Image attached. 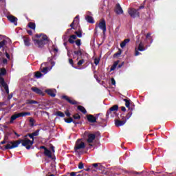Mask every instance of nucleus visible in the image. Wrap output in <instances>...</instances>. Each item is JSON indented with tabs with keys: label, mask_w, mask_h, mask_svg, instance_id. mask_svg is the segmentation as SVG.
<instances>
[{
	"label": "nucleus",
	"mask_w": 176,
	"mask_h": 176,
	"mask_svg": "<svg viewBox=\"0 0 176 176\" xmlns=\"http://www.w3.org/2000/svg\"><path fill=\"white\" fill-rule=\"evenodd\" d=\"M30 140L28 138L19 139L16 141H10V144H7L5 146V149H14V148H17L20 144H22V146H25L26 149H31V146L30 145Z\"/></svg>",
	"instance_id": "nucleus-1"
},
{
	"label": "nucleus",
	"mask_w": 176,
	"mask_h": 176,
	"mask_svg": "<svg viewBox=\"0 0 176 176\" xmlns=\"http://www.w3.org/2000/svg\"><path fill=\"white\" fill-rule=\"evenodd\" d=\"M25 116H31L30 112H21L18 113H14L12 115L10 118V123L12 124L16 119H18V118H23Z\"/></svg>",
	"instance_id": "nucleus-2"
},
{
	"label": "nucleus",
	"mask_w": 176,
	"mask_h": 176,
	"mask_svg": "<svg viewBox=\"0 0 176 176\" xmlns=\"http://www.w3.org/2000/svg\"><path fill=\"white\" fill-rule=\"evenodd\" d=\"M45 41H47V36L43 35L41 39H34V45H36L38 47H43L46 45Z\"/></svg>",
	"instance_id": "nucleus-3"
},
{
	"label": "nucleus",
	"mask_w": 176,
	"mask_h": 176,
	"mask_svg": "<svg viewBox=\"0 0 176 176\" xmlns=\"http://www.w3.org/2000/svg\"><path fill=\"white\" fill-rule=\"evenodd\" d=\"M87 120L89 123H98L99 124H101V123H103V122H105V120H102V121H99L98 119H97L96 117L91 114L87 115Z\"/></svg>",
	"instance_id": "nucleus-4"
},
{
	"label": "nucleus",
	"mask_w": 176,
	"mask_h": 176,
	"mask_svg": "<svg viewBox=\"0 0 176 176\" xmlns=\"http://www.w3.org/2000/svg\"><path fill=\"white\" fill-rule=\"evenodd\" d=\"M85 148H86V144L82 141V139L77 140L75 144L74 151H76L80 149H85Z\"/></svg>",
	"instance_id": "nucleus-5"
},
{
	"label": "nucleus",
	"mask_w": 176,
	"mask_h": 176,
	"mask_svg": "<svg viewBox=\"0 0 176 176\" xmlns=\"http://www.w3.org/2000/svg\"><path fill=\"white\" fill-rule=\"evenodd\" d=\"M128 13L132 17V19H135V17H140V12L138 10L135 8H129L128 10Z\"/></svg>",
	"instance_id": "nucleus-6"
},
{
	"label": "nucleus",
	"mask_w": 176,
	"mask_h": 176,
	"mask_svg": "<svg viewBox=\"0 0 176 176\" xmlns=\"http://www.w3.org/2000/svg\"><path fill=\"white\" fill-rule=\"evenodd\" d=\"M74 53L78 56L77 60H79V58H83L82 56H89L87 53L85 52L83 50L80 49V47H78V50L74 51Z\"/></svg>",
	"instance_id": "nucleus-7"
},
{
	"label": "nucleus",
	"mask_w": 176,
	"mask_h": 176,
	"mask_svg": "<svg viewBox=\"0 0 176 176\" xmlns=\"http://www.w3.org/2000/svg\"><path fill=\"white\" fill-rule=\"evenodd\" d=\"M63 100H65L69 104H71V105H78V102L72 98H70L67 96H62Z\"/></svg>",
	"instance_id": "nucleus-8"
},
{
	"label": "nucleus",
	"mask_w": 176,
	"mask_h": 176,
	"mask_svg": "<svg viewBox=\"0 0 176 176\" xmlns=\"http://www.w3.org/2000/svg\"><path fill=\"white\" fill-rule=\"evenodd\" d=\"M98 27L102 31H103V34L107 32V23L105 22V19H102L101 21L98 24Z\"/></svg>",
	"instance_id": "nucleus-9"
},
{
	"label": "nucleus",
	"mask_w": 176,
	"mask_h": 176,
	"mask_svg": "<svg viewBox=\"0 0 176 176\" xmlns=\"http://www.w3.org/2000/svg\"><path fill=\"white\" fill-rule=\"evenodd\" d=\"M94 140H96V134H94V133H89L87 135V142H88V144L93 143Z\"/></svg>",
	"instance_id": "nucleus-10"
},
{
	"label": "nucleus",
	"mask_w": 176,
	"mask_h": 176,
	"mask_svg": "<svg viewBox=\"0 0 176 176\" xmlns=\"http://www.w3.org/2000/svg\"><path fill=\"white\" fill-rule=\"evenodd\" d=\"M115 12L116 14H123V9L120 6V3H117L115 8Z\"/></svg>",
	"instance_id": "nucleus-11"
},
{
	"label": "nucleus",
	"mask_w": 176,
	"mask_h": 176,
	"mask_svg": "<svg viewBox=\"0 0 176 176\" xmlns=\"http://www.w3.org/2000/svg\"><path fill=\"white\" fill-rule=\"evenodd\" d=\"M126 124V120H115V126L116 127H120L122 126H124Z\"/></svg>",
	"instance_id": "nucleus-12"
},
{
	"label": "nucleus",
	"mask_w": 176,
	"mask_h": 176,
	"mask_svg": "<svg viewBox=\"0 0 176 176\" xmlns=\"http://www.w3.org/2000/svg\"><path fill=\"white\" fill-rule=\"evenodd\" d=\"M31 90L32 91H34V93H36V94H39V96H44L43 91H42V90L36 87H32Z\"/></svg>",
	"instance_id": "nucleus-13"
},
{
	"label": "nucleus",
	"mask_w": 176,
	"mask_h": 176,
	"mask_svg": "<svg viewBox=\"0 0 176 176\" xmlns=\"http://www.w3.org/2000/svg\"><path fill=\"white\" fill-rule=\"evenodd\" d=\"M23 39L25 46H31V43L30 42V38L28 36H23Z\"/></svg>",
	"instance_id": "nucleus-14"
},
{
	"label": "nucleus",
	"mask_w": 176,
	"mask_h": 176,
	"mask_svg": "<svg viewBox=\"0 0 176 176\" xmlns=\"http://www.w3.org/2000/svg\"><path fill=\"white\" fill-rule=\"evenodd\" d=\"M8 19L10 23H14L15 25H17V18L14 16H9Z\"/></svg>",
	"instance_id": "nucleus-15"
},
{
	"label": "nucleus",
	"mask_w": 176,
	"mask_h": 176,
	"mask_svg": "<svg viewBox=\"0 0 176 176\" xmlns=\"http://www.w3.org/2000/svg\"><path fill=\"white\" fill-rule=\"evenodd\" d=\"M44 155L47 157H49V159L53 158V156L52 155V151L47 148L45 151H44Z\"/></svg>",
	"instance_id": "nucleus-16"
},
{
	"label": "nucleus",
	"mask_w": 176,
	"mask_h": 176,
	"mask_svg": "<svg viewBox=\"0 0 176 176\" xmlns=\"http://www.w3.org/2000/svg\"><path fill=\"white\" fill-rule=\"evenodd\" d=\"M85 20L87 21V23H89L90 24H94V19L91 16L87 15L85 16Z\"/></svg>",
	"instance_id": "nucleus-17"
},
{
	"label": "nucleus",
	"mask_w": 176,
	"mask_h": 176,
	"mask_svg": "<svg viewBox=\"0 0 176 176\" xmlns=\"http://www.w3.org/2000/svg\"><path fill=\"white\" fill-rule=\"evenodd\" d=\"M45 93H47L48 96H50V97H56V94L54 93V91L52 89H46Z\"/></svg>",
	"instance_id": "nucleus-18"
},
{
	"label": "nucleus",
	"mask_w": 176,
	"mask_h": 176,
	"mask_svg": "<svg viewBox=\"0 0 176 176\" xmlns=\"http://www.w3.org/2000/svg\"><path fill=\"white\" fill-rule=\"evenodd\" d=\"M75 39H76V35L75 34L71 35L68 39V42H69L72 45L75 43Z\"/></svg>",
	"instance_id": "nucleus-19"
},
{
	"label": "nucleus",
	"mask_w": 176,
	"mask_h": 176,
	"mask_svg": "<svg viewBox=\"0 0 176 176\" xmlns=\"http://www.w3.org/2000/svg\"><path fill=\"white\" fill-rule=\"evenodd\" d=\"M8 41L6 40H3L0 42V49H3V52H5V47L6 46Z\"/></svg>",
	"instance_id": "nucleus-20"
},
{
	"label": "nucleus",
	"mask_w": 176,
	"mask_h": 176,
	"mask_svg": "<svg viewBox=\"0 0 176 176\" xmlns=\"http://www.w3.org/2000/svg\"><path fill=\"white\" fill-rule=\"evenodd\" d=\"M130 42V38L124 39L121 43H120V47L123 49V47H126V45Z\"/></svg>",
	"instance_id": "nucleus-21"
},
{
	"label": "nucleus",
	"mask_w": 176,
	"mask_h": 176,
	"mask_svg": "<svg viewBox=\"0 0 176 176\" xmlns=\"http://www.w3.org/2000/svg\"><path fill=\"white\" fill-rule=\"evenodd\" d=\"M77 109L84 115H86V113H87V111H86V109L83 106L79 105L78 106Z\"/></svg>",
	"instance_id": "nucleus-22"
},
{
	"label": "nucleus",
	"mask_w": 176,
	"mask_h": 176,
	"mask_svg": "<svg viewBox=\"0 0 176 176\" xmlns=\"http://www.w3.org/2000/svg\"><path fill=\"white\" fill-rule=\"evenodd\" d=\"M30 138L32 140H35L34 137H38L39 135V129L36 130V131L31 133Z\"/></svg>",
	"instance_id": "nucleus-23"
},
{
	"label": "nucleus",
	"mask_w": 176,
	"mask_h": 176,
	"mask_svg": "<svg viewBox=\"0 0 176 176\" xmlns=\"http://www.w3.org/2000/svg\"><path fill=\"white\" fill-rule=\"evenodd\" d=\"M109 109H110V111H113V113H115V112H116V111H119V105H118V104L113 105Z\"/></svg>",
	"instance_id": "nucleus-24"
},
{
	"label": "nucleus",
	"mask_w": 176,
	"mask_h": 176,
	"mask_svg": "<svg viewBox=\"0 0 176 176\" xmlns=\"http://www.w3.org/2000/svg\"><path fill=\"white\" fill-rule=\"evenodd\" d=\"M138 50H139V52H144V50H145V46L144 45V43H142V42L140 43Z\"/></svg>",
	"instance_id": "nucleus-25"
},
{
	"label": "nucleus",
	"mask_w": 176,
	"mask_h": 176,
	"mask_svg": "<svg viewBox=\"0 0 176 176\" xmlns=\"http://www.w3.org/2000/svg\"><path fill=\"white\" fill-rule=\"evenodd\" d=\"M119 63H120V60H117L114 62V63L113 64V65L110 69V71H115V69H116V67H118V65H119Z\"/></svg>",
	"instance_id": "nucleus-26"
},
{
	"label": "nucleus",
	"mask_w": 176,
	"mask_h": 176,
	"mask_svg": "<svg viewBox=\"0 0 176 176\" xmlns=\"http://www.w3.org/2000/svg\"><path fill=\"white\" fill-rule=\"evenodd\" d=\"M129 112L126 115V120H129L130 118H131V115H133V109H129Z\"/></svg>",
	"instance_id": "nucleus-27"
},
{
	"label": "nucleus",
	"mask_w": 176,
	"mask_h": 176,
	"mask_svg": "<svg viewBox=\"0 0 176 176\" xmlns=\"http://www.w3.org/2000/svg\"><path fill=\"white\" fill-rule=\"evenodd\" d=\"M6 75V69L5 67L0 68V76H5Z\"/></svg>",
	"instance_id": "nucleus-28"
},
{
	"label": "nucleus",
	"mask_w": 176,
	"mask_h": 176,
	"mask_svg": "<svg viewBox=\"0 0 176 176\" xmlns=\"http://www.w3.org/2000/svg\"><path fill=\"white\" fill-rule=\"evenodd\" d=\"M53 58H54V56L48 58V62L50 63L52 67H54V65H56V62L53 61Z\"/></svg>",
	"instance_id": "nucleus-29"
},
{
	"label": "nucleus",
	"mask_w": 176,
	"mask_h": 176,
	"mask_svg": "<svg viewBox=\"0 0 176 176\" xmlns=\"http://www.w3.org/2000/svg\"><path fill=\"white\" fill-rule=\"evenodd\" d=\"M80 173H82V170L79 172H72L69 174H70V176H83Z\"/></svg>",
	"instance_id": "nucleus-30"
},
{
	"label": "nucleus",
	"mask_w": 176,
	"mask_h": 176,
	"mask_svg": "<svg viewBox=\"0 0 176 176\" xmlns=\"http://www.w3.org/2000/svg\"><path fill=\"white\" fill-rule=\"evenodd\" d=\"M78 38H82V29H78V31L74 32Z\"/></svg>",
	"instance_id": "nucleus-31"
},
{
	"label": "nucleus",
	"mask_w": 176,
	"mask_h": 176,
	"mask_svg": "<svg viewBox=\"0 0 176 176\" xmlns=\"http://www.w3.org/2000/svg\"><path fill=\"white\" fill-rule=\"evenodd\" d=\"M56 116H59L60 118H65V114L60 111L56 112Z\"/></svg>",
	"instance_id": "nucleus-32"
},
{
	"label": "nucleus",
	"mask_w": 176,
	"mask_h": 176,
	"mask_svg": "<svg viewBox=\"0 0 176 176\" xmlns=\"http://www.w3.org/2000/svg\"><path fill=\"white\" fill-rule=\"evenodd\" d=\"M29 28H31V30H35L36 25H35V23L30 22L28 23Z\"/></svg>",
	"instance_id": "nucleus-33"
},
{
	"label": "nucleus",
	"mask_w": 176,
	"mask_h": 176,
	"mask_svg": "<svg viewBox=\"0 0 176 176\" xmlns=\"http://www.w3.org/2000/svg\"><path fill=\"white\" fill-rule=\"evenodd\" d=\"M78 20H74L73 22L70 24L71 30H76L74 25H75V24H78Z\"/></svg>",
	"instance_id": "nucleus-34"
},
{
	"label": "nucleus",
	"mask_w": 176,
	"mask_h": 176,
	"mask_svg": "<svg viewBox=\"0 0 176 176\" xmlns=\"http://www.w3.org/2000/svg\"><path fill=\"white\" fill-rule=\"evenodd\" d=\"M124 101L125 102V107H126V108H129V109H131L132 108H130V100L127 99H124Z\"/></svg>",
	"instance_id": "nucleus-35"
},
{
	"label": "nucleus",
	"mask_w": 176,
	"mask_h": 176,
	"mask_svg": "<svg viewBox=\"0 0 176 176\" xmlns=\"http://www.w3.org/2000/svg\"><path fill=\"white\" fill-rule=\"evenodd\" d=\"M0 83L3 87L7 85L5 82V79L3 78V77H2V76H0Z\"/></svg>",
	"instance_id": "nucleus-36"
},
{
	"label": "nucleus",
	"mask_w": 176,
	"mask_h": 176,
	"mask_svg": "<svg viewBox=\"0 0 176 176\" xmlns=\"http://www.w3.org/2000/svg\"><path fill=\"white\" fill-rule=\"evenodd\" d=\"M65 123H74V119L72 118L69 117V118H65L64 119Z\"/></svg>",
	"instance_id": "nucleus-37"
},
{
	"label": "nucleus",
	"mask_w": 176,
	"mask_h": 176,
	"mask_svg": "<svg viewBox=\"0 0 176 176\" xmlns=\"http://www.w3.org/2000/svg\"><path fill=\"white\" fill-rule=\"evenodd\" d=\"M26 104H38V102L34 100H26Z\"/></svg>",
	"instance_id": "nucleus-38"
},
{
	"label": "nucleus",
	"mask_w": 176,
	"mask_h": 176,
	"mask_svg": "<svg viewBox=\"0 0 176 176\" xmlns=\"http://www.w3.org/2000/svg\"><path fill=\"white\" fill-rule=\"evenodd\" d=\"M120 54H122V50L121 49H118V51L113 54V57H119V56H120Z\"/></svg>",
	"instance_id": "nucleus-39"
},
{
	"label": "nucleus",
	"mask_w": 176,
	"mask_h": 176,
	"mask_svg": "<svg viewBox=\"0 0 176 176\" xmlns=\"http://www.w3.org/2000/svg\"><path fill=\"white\" fill-rule=\"evenodd\" d=\"M112 113H113V111H111V109H109L106 113V117L107 118H109V115H111V116H113V115H112Z\"/></svg>",
	"instance_id": "nucleus-40"
},
{
	"label": "nucleus",
	"mask_w": 176,
	"mask_h": 176,
	"mask_svg": "<svg viewBox=\"0 0 176 176\" xmlns=\"http://www.w3.org/2000/svg\"><path fill=\"white\" fill-rule=\"evenodd\" d=\"M30 123V126L31 127H34V126H35V120L34 118H30L29 120Z\"/></svg>",
	"instance_id": "nucleus-41"
},
{
	"label": "nucleus",
	"mask_w": 176,
	"mask_h": 176,
	"mask_svg": "<svg viewBox=\"0 0 176 176\" xmlns=\"http://www.w3.org/2000/svg\"><path fill=\"white\" fill-rule=\"evenodd\" d=\"M42 75H43L42 73H41L40 72H36L35 73V76L37 78H39L42 77Z\"/></svg>",
	"instance_id": "nucleus-42"
},
{
	"label": "nucleus",
	"mask_w": 176,
	"mask_h": 176,
	"mask_svg": "<svg viewBox=\"0 0 176 176\" xmlns=\"http://www.w3.org/2000/svg\"><path fill=\"white\" fill-rule=\"evenodd\" d=\"M49 67H45L44 68H43V69L41 70V72H43V74H47Z\"/></svg>",
	"instance_id": "nucleus-43"
},
{
	"label": "nucleus",
	"mask_w": 176,
	"mask_h": 176,
	"mask_svg": "<svg viewBox=\"0 0 176 176\" xmlns=\"http://www.w3.org/2000/svg\"><path fill=\"white\" fill-rule=\"evenodd\" d=\"M3 87L6 90V93L9 94V86H8V84H6V85L3 86Z\"/></svg>",
	"instance_id": "nucleus-44"
},
{
	"label": "nucleus",
	"mask_w": 176,
	"mask_h": 176,
	"mask_svg": "<svg viewBox=\"0 0 176 176\" xmlns=\"http://www.w3.org/2000/svg\"><path fill=\"white\" fill-rule=\"evenodd\" d=\"M74 119L79 120L80 119V116L78 113H76L73 116Z\"/></svg>",
	"instance_id": "nucleus-45"
},
{
	"label": "nucleus",
	"mask_w": 176,
	"mask_h": 176,
	"mask_svg": "<svg viewBox=\"0 0 176 176\" xmlns=\"http://www.w3.org/2000/svg\"><path fill=\"white\" fill-rule=\"evenodd\" d=\"M76 45L77 46H80L82 45V42L80 41V39H77L76 41H74Z\"/></svg>",
	"instance_id": "nucleus-46"
},
{
	"label": "nucleus",
	"mask_w": 176,
	"mask_h": 176,
	"mask_svg": "<svg viewBox=\"0 0 176 176\" xmlns=\"http://www.w3.org/2000/svg\"><path fill=\"white\" fill-rule=\"evenodd\" d=\"M83 167H84L83 162H80V163L78 164V168H79V170L83 169Z\"/></svg>",
	"instance_id": "nucleus-47"
},
{
	"label": "nucleus",
	"mask_w": 176,
	"mask_h": 176,
	"mask_svg": "<svg viewBox=\"0 0 176 176\" xmlns=\"http://www.w3.org/2000/svg\"><path fill=\"white\" fill-rule=\"evenodd\" d=\"M53 52L58 53V48L56 47V45H52Z\"/></svg>",
	"instance_id": "nucleus-48"
},
{
	"label": "nucleus",
	"mask_w": 176,
	"mask_h": 176,
	"mask_svg": "<svg viewBox=\"0 0 176 176\" xmlns=\"http://www.w3.org/2000/svg\"><path fill=\"white\" fill-rule=\"evenodd\" d=\"M120 118H121V120H126V122H127V120H126V116H124V113H122L120 115Z\"/></svg>",
	"instance_id": "nucleus-49"
},
{
	"label": "nucleus",
	"mask_w": 176,
	"mask_h": 176,
	"mask_svg": "<svg viewBox=\"0 0 176 176\" xmlns=\"http://www.w3.org/2000/svg\"><path fill=\"white\" fill-rule=\"evenodd\" d=\"M94 64L96 65H98V64H100V59H98V58H95L94 59Z\"/></svg>",
	"instance_id": "nucleus-50"
},
{
	"label": "nucleus",
	"mask_w": 176,
	"mask_h": 176,
	"mask_svg": "<svg viewBox=\"0 0 176 176\" xmlns=\"http://www.w3.org/2000/svg\"><path fill=\"white\" fill-rule=\"evenodd\" d=\"M65 113L66 116H67V118H71V113L69 112V111L67 110L66 111H65Z\"/></svg>",
	"instance_id": "nucleus-51"
},
{
	"label": "nucleus",
	"mask_w": 176,
	"mask_h": 176,
	"mask_svg": "<svg viewBox=\"0 0 176 176\" xmlns=\"http://www.w3.org/2000/svg\"><path fill=\"white\" fill-rule=\"evenodd\" d=\"M83 63H85V60H84V59H81V60H80L78 62L77 65H82V64H83Z\"/></svg>",
	"instance_id": "nucleus-52"
},
{
	"label": "nucleus",
	"mask_w": 176,
	"mask_h": 176,
	"mask_svg": "<svg viewBox=\"0 0 176 176\" xmlns=\"http://www.w3.org/2000/svg\"><path fill=\"white\" fill-rule=\"evenodd\" d=\"M69 65H72V67H74V60H72V58L69 59Z\"/></svg>",
	"instance_id": "nucleus-53"
},
{
	"label": "nucleus",
	"mask_w": 176,
	"mask_h": 176,
	"mask_svg": "<svg viewBox=\"0 0 176 176\" xmlns=\"http://www.w3.org/2000/svg\"><path fill=\"white\" fill-rule=\"evenodd\" d=\"M111 85H113V86H115L116 85V81L113 78H111Z\"/></svg>",
	"instance_id": "nucleus-54"
},
{
	"label": "nucleus",
	"mask_w": 176,
	"mask_h": 176,
	"mask_svg": "<svg viewBox=\"0 0 176 176\" xmlns=\"http://www.w3.org/2000/svg\"><path fill=\"white\" fill-rule=\"evenodd\" d=\"M2 63L4 64V65L8 64V59L3 58V60H2Z\"/></svg>",
	"instance_id": "nucleus-55"
},
{
	"label": "nucleus",
	"mask_w": 176,
	"mask_h": 176,
	"mask_svg": "<svg viewBox=\"0 0 176 176\" xmlns=\"http://www.w3.org/2000/svg\"><path fill=\"white\" fill-rule=\"evenodd\" d=\"M73 123L76 126V124H82V122H76L75 120H73Z\"/></svg>",
	"instance_id": "nucleus-56"
},
{
	"label": "nucleus",
	"mask_w": 176,
	"mask_h": 176,
	"mask_svg": "<svg viewBox=\"0 0 176 176\" xmlns=\"http://www.w3.org/2000/svg\"><path fill=\"white\" fill-rule=\"evenodd\" d=\"M34 141H35V140L32 139V140H30V142H29L30 148L32 146V145H34Z\"/></svg>",
	"instance_id": "nucleus-57"
},
{
	"label": "nucleus",
	"mask_w": 176,
	"mask_h": 176,
	"mask_svg": "<svg viewBox=\"0 0 176 176\" xmlns=\"http://www.w3.org/2000/svg\"><path fill=\"white\" fill-rule=\"evenodd\" d=\"M32 133H28L27 135L23 136V138H27V137H30L31 138Z\"/></svg>",
	"instance_id": "nucleus-58"
},
{
	"label": "nucleus",
	"mask_w": 176,
	"mask_h": 176,
	"mask_svg": "<svg viewBox=\"0 0 176 176\" xmlns=\"http://www.w3.org/2000/svg\"><path fill=\"white\" fill-rule=\"evenodd\" d=\"M40 149H44V151H46L47 149V148H46V146H41Z\"/></svg>",
	"instance_id": "nucleus-59"
},
{
	"label": "nucleus",
	"mask_w": 176,
	"mask_h": 176,
	"mask_svg": "<svg viewBox=\"0 0 176 176\" xmlns=\"http://www.w3.org/2000/svg\"><path fill=\"white\" fill-rule=\"evenodd\" d=\"M6 56L7 57V58H10V55L9 54V53H8L7 52H6Z\"/></svg>",
	"instance_id": "nucleus-60"
},
{
	"label": "nucleus",
	"mask_w": 176,
	"mask_h": 176,
	"mask_svg": "<svg viewBox=\"0 0 176 176\" xmlns=\"http://www.w3.org/2000/svg\"><path fill=\"white\" fill-rule=\"evenodd\" d=\"M121 111H122V112H126V107H121Z\"/></svg>",
	"instance_id": "nucleus-61"
},
{
	"label": "nucleus",
	"mask_w": 176,
	"mask_h": 176,
	"mask_svg": "<svg viewBox=\"0 0 176 176\" xmlns=\"http://www.w3.org/2000/svg\"><path fill=\"white\" fill-rule=\"evenodd\" d=\"M27 32L30 35H32V30H27Z\"/></svg>",
	"instance_id": "nucleus-62"
},
{
	"label": "nucleus",
	"mask_w": 176,
	"mask_h": 176,
	"mask_svg": "<svg viewBox=\"0 0 176 176\" xmlns=\"http://www.w3.org/2000/svg\"><path fill=\"white\" fill-rule=\"evenodd\" d=\"M41 36H42L41 34H36V38H41Z\"/></svg>",
	"instance_id": "nucleus-63"
},
{
	"label": "nucleus",
	"mask_w": 176,
	"mask_h": 176,
	"mask_svg": "<svg viewBox=\"0 0 176 176\" xmlns=\"http://www.w3.org/2000/svg\"><path fill=\"white\" fill-rule=\"evenodd\" d=\"M139 55H140V52L138 51H135V56H139Z\"/></svg>",
	"instance_id": "nucleus-64"
}]
</instances>
